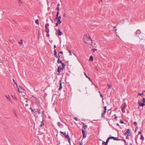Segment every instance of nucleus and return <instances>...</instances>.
I'll return each instance as SVG.
<instances>
[{
	"label": "nucleus",
	"instance_id": "obj_17",
	"mask_svg": "<svg viewBox=\"0 0 145 145\" xmlns=\"http://www.w3.org/2000/svg\"><path fill=\"white\" fill-rule=\"evenodd\" d=\"M140 33V31L139 30H138L136 32V35H137L139 34Z\"/></svg>",
	"mask_w": 145,
	"mask_h": 145
},
{
	"label": "nucleus",
	"instance_id": "obj_19",
	"mask_svg": "<svg viewBox=\"0 0 145 145\" xmlns=\"http://www.w3.org/2000/svg\"><path fill=\"white\" fill-rule=\"evenodd\" d=\"M57 124L58 125L59 127H60L62 125V124H61V123L60 122H58Z\"/></svg>",
	"mask_w": 145,
	"mask_h": 145
},
{
	"label": "nucleus",
	"instance_id": "obj_55",
	"mask_svg": "<svg viewBox=\"0 0 145 145\" xmlns=\"http://www.w3.org/2000/svg\"><path fill=\"white\" fill-rule=\"evenodd\" d=\"M82 143L81 142H80V145H82Z\"/></svg>",
	"mask_w": 145,
	"mask_h": 145
},
{
	"label": "nucleus",
	"instance_id": "obj_61",
	"mask_svg": "<svg viewBox=\"0 0 145 145\" xmlns=\"http://www.w3.org/2000/svg\"><path fill=\"white\" fill-rule=\"evenodd\" d=\"M87 78L89 80H91V79L89 77H88V78Z\"/></svg>",
	"mask_w": 145,
	"mask_h": 145
},
{
	"label": "nucleus",
	"instance_id": "obj_25",
	"mask_svg": "<svg viewBox=\"0 0 145 145\" xmlns=\"http://www.w3.org/2000/svg\"><path fill=\"white\" fill-rule=\"evenodd\" d=\"M105 113H102L101 114V117L102 118H105Z\"/></svg>",
	"mask_w": 145,
	"mask_h": 145
},
{
	"label": "nucleus",
	"instance_id": "obj_22",
	"mask_svg": "<svg viewBox=\"0 0 145 145\" xmlns=\"http://www.w3.org/2000/svg\"><path fill=\"white\" fill-rule=\"evenodd\" d=\"M57 20V22L58 23H59V24H61V21L60 20Z\"/></svg>",
	"mask_w": 145,
	"mask_h": 145
},
{
	"label": "nucleus",
	"instance_id": "obj_16",
	"mask_svg": "<svg viewBox=\"0 0 145 145\" xmlns=\"http://www.w3.org/2000/svg\"><path fill=\"white\" fill-rule=\"evenodd\" d=\"M89 61H93V58L92 56H90V58L89 59Z\"/></svg>",
	"mask_w": 145,
	"mask_h": 145
},
{
	"label": "nucleus",
	"instance_id": "obj_47",
	"mask_svg": "<svg viewBox=\"0 0 145 145\" xmlns=\"http://www.w3.org/2000/svg\"><path fill=\"white\" fill-rule=\"evenodd\" d=\"M106 110V106H105L104 107V110Z\"/></svg>",
	"mask_w": 145,
	"mask_h": 145
},
{
	"label": "nucleus",
	"instance_id": "obj_37",
	"mask_svg": "<svg viewBox=\"0 0 145 145\" xmlns=\"http://www.w3.org/2000/svg\"><path fill=\"white\" fill-rule=\"evenodd\" d=\"M56 9H57V11H59V7H57L56 8Z\"/></svg>",
	"mask_w": 145,
	"mask_h": 145
},
{
	"label": "nucleus",
	"instance_id": "obj_58",
	"mask_svg": "<svg viewBox=\"0 0 145 145\" xmlns=\"http://www.w3.org/2000/svg\"><path fill=\"white\" fill-rule=\"evenodd\" d=\"M14 83L16 84V86H17V84L15 82H14Z\"/></svg>",
	"mask_w": 145,
	"mask_h": 145
},
{
	"label": "nucleus",
	"instance_id": "obj_35",
	"mask_svg": "<svg viewBox=\"0 0 145 145\" xmlns=\"http://www.w3.org/2000/svg\"><path fill=\"white\" fill-rule=\"evenodd\" d=\"M133 124L135 125H137V123L136 121H135V122H134Z\"/></svg>",
	"mask_w": 145,
	"mask_h": 145
},
{
	"label": "nucleus",
	"instance_id": "obj_1",
	"mask_svg": "<svg viewBox=\"0 0 145 145\" xmlns=\"http://www.w3.org/2000/svg\"><path fill=\"white\" fill-rule=\"evenodd\" d=\"M83 40L85 43L91 44L92 40L89 35H85L83 37Z\"/></svg>",
	"mask_w": 145,
	"mask_h": 145
},
{
	"label": "nucleus",
	"instance_id": "obj_21",
	"mask_svg": "<svg viewBox=\"0 0 145 145\" xmlns=\"http://www.w3.org/2000/svg\"><path fill=\"white\" fill-rule=\"evenodd\" d=\"M107 85L108 86V89H110L112 87V85L111 84L109 85L108 84Z\"/></svg>",
	"mask_w": 145,
	"mask_h": 145
},
{
	"label": "nucleus",
	"instance_id": "obj_60",
	"mask_svg": "<svg viewBox=\"0 0 145 145\" xmlns=\"http://www.w3.org/2000/svg\"><path fill=\"white\" fill-rule=\"evenodd\" d=\"M116 125H118V126H119V124L118 123H117L116 124Z\"/></svg>",
	"mask_w": 145,
	"mask_h": 145
},
{
	"label": "nucleus",
	"instance_id": "obj_23",
	"mask_svg": "<svg viewBox=\"0 0 145 145\" xmlns=\"http://www.w3.org/2000/svg\"><path fill=\"white\" fill-rule=\"evenodd\" d=\"M60 133L61 134H62L63 135H64L66 134V133L65 132H62L61 131H60Z\"/></svg>",
	"mask_w": 145,
	"mask_h": 145
},
{
	"label": "nucleus",
	"instance_id": "obj_20",
	"mask_svg": "<svg viewBox=\"0 0 145 145\" xmlns=\"http://www.w3.org/2000/svg\"><path fill=\"white\" fill-rule=\"evenodd\" d=\"M61 64L62 65V67L64 68L66 66L65 64L64 63H62Z\"/></svg>",
	"mask_w": 145,
	"mask_h": 145
},
{
	"label": "nucleus",
	"instance_id": "obj_51",
	"mask_svg": "<svg viewBox=\"0 0 145 145\" xmlns=\"http://www.w3.org/2000/svg\"><path fill=\"white\" fill-rule=\"evenodd\" d=\"M59 24V23H58L57 22L56 24V26H57L58 25V24Z\"/></svg>",
	"mask_w": 145,
	"mask_h": 145
},
{
	"label": "nucleus",
	"instance_id": "obj_27",
	"mask_svg": "<svg viewBox=\"0 0 145 145\" xmlns=\"http://www.w3.org/2000/svg\"><path fill=\"white\" fill-rule=\"evenodd\" d=\"M35 22L36 24H39V21L37 19L35 21Z\"/></svg>",
	"mask_w": 145,
	"mask_h": 145
},
{
	"label": "nucleus",
	"instance_id": "obj_53",
	"mask_svg": "<svg viewBox=\"0 0 145 145\" xmlns=\"http://www.w3.org/2000/svg\"><path fill=\"white\" fill-rule=\"evenodd\" d=\"M106 112V110H104L103 111V113H105Z\"/></svg>",
	"mask_w": 145,
	"mask_h": 145
},
{
	"label": "nucleus",
	"instance_id": "obj_4",
	"mask_svg": "<svg viewBox=\"0 0 145 145\" xmlns=\"http://www.w3.org/2000/svg\"><path fill=\"white\" fill-rule=\"evenodd\" d=\"M126 106H127L125 105V104L122 105L121 110L123 112H125V111L124 110L126 108Z\"/></svg>",
	"mask_w": 145,
	"mask_h": 145
},
{
	"label": "nucleus",
	"instance_id": "obj_12",
	"mask_svg": "<svg viewBox=\"0 0 145 145\" xmlns=\"http://www.w3.org/2000/svg\"><path fill=\"white\" fill-rule=\"evenodd\" d=\"M138 104H139V106H140L143 107L145 105V104L144 103H140V102H138Z\"/></svg>",
	"mask_w": 145,
	"mask_h": 145
},
{
	"label": "nucleus",
	"instance_id": "obj_13",
	"mask_svg": "<svg viewBox=\"0 0 145 145\" xmlns=\"http://www.w3.org/2000/svg\"><path fill=\"white\" fill-rule=\"evenodd\" d=\"M61 19V16H57V15H56V18H55V20H60Z\"/></svg>",
	"mask_w": 145,
	"mask_h": 145
},
{
	"label": "nucleus",
	"instance_id": "obj_56",
	"mask_svg": "<svg viewBox=\"0 0 145 145\" xmlns=\"http://www.w3.org/2000/svg\"><path fill=\"white\" fill-rule=\"evenodd\" d=\"M57 5L59 7V6L60 5L59 3H58L57 4Z\"/></svg>",
	"mask_w": 145,
	"mask_h": 145
},
{
	"label": "nucleus",
	"instance_id": "obj_31",
	"mask_svg": "<svg viewBox=\"0 0 145 145\" xmlns=\"http://www.w3.org/2000/svg\"><path fill=\"white\" fill-rule=\"evenodd\" d=\"M142 101L143 103H145V98H143L142 99Z\"/></svg>",
	"mask_w": 145,
	"mask_h": 145
},
{
	"label": "nucleus",
	"instance_id": "obj_15",
	"mask_svg": "<svg viewBox=\"0 0 145 145\" xmlns=\"http://www.w3.org/2000/svg\"><path fill=\"white\" fill-rule=\"evenodd\" d=\"M87 127V126L86 125H83L82 128H83L84 129H86Z\"/></svg>",
	"mask_w": 145,
	"mask_h": 145
},
{
	"label": "nucleus",
	"instance_id": "obj_62",
	"mask_svg": "<svg viewBox=\"0 0 145 145\" xmlns=\"http://www.w3.org/2000/svg\"><path fill=\"white\" fill-rule=\"evenodd\" d=\"M82 123L83 124V125H85V124L83 122H82Z\"/></svg>",
	"mask_w": 145,
	"mask_h": 145
},
{
	"label": "nucleus",
	"instance_id": "obj_18",
	"mask_svg": "<svg viewBox=\"0 0 145 145\" xmlns=\"http://www.w3.org/2000/svg\"><path fill=\"white\" fill-rule=\"evenodd\" d=\"M140 139L142 140H144V138L142 135H141L140 136Z\"/></svg>",
	"mask_w": 145,
	"mask_h": 145
},
{
	"label": "nucleus",
	"instance_id": "obj_57",
	"mask_svg": "<svg viewBox=\"0 0 145 145\" xmlns=\"http://www.w3.org/2000/svg\"><path fill=\"white\" fill-rule=\"evenodd\" d=\"M59 63H60L61 64H62V63H63V62H62V61H60Z\"/></svg>",
	"mask_w": 145,
	"mask_h": 145
},
{
	"label": "nucleus",
	"instance_id": "obj_34",
	"mask_svg": "<svg viewBox=\"0 0 145 145\" xmlns=\"http://www.w3.org/2000/svg\"><path fill=\"white\" fill-rule=\"evenodd\" d=\"M120 123H123L124 122L121 120L120 121Z\"/></svg>",
	"mask_w": 145,
	"mask_h": 145
},
{
	"label": "nucleus",
	"instance_id": "obj_36",
	"mask_svg": "<svg viewBox=\"0 0 145 145\" xmlns=\"http://www.w3.org/2000/svg\"><path fill=\"white\" fill-rule=\"evenodd\" d=\"M47 33V34H46V36H47L48 37L49 36H50V35L48 33Z\"/></svg>",
	"mask_w": 145,
	"mask_h": 145
},
{
	"label": "nucleus",
	"instance_id": "obj_14",
	"mask_svg": "<svg viewBox=\"0 0 145 145\" xmlns=\"http://www.w3.org/2000/svg\"><path fill=\"white\" fill-rule=\"evenodd\" d=\"M60 83L59 88V90H60L62 88V84H61V80H60Z\"/></svg>",
	"mask_w": 145,
	"mask_h": 145
},
{
	"label": "nucleus",
	"instance_id": "obj_50",
	"mask_svg": "<svg viewBox=\"0 0 145 145\" xmlns=\"http://www.w3.org/2000/svg\"><path fill=\"white\" fill-rule=\"evenodd\" d=\"M56 45H54V50H56L55 49V48H56Z\"/></svg>",
	"mask_w": 145,
	"mask_h": 145
},
{
	"label": "nucleus",
	"instance_id": "obj_43",
	"mask_svg": "<svg viewBox=\"0 0 145 145\" xmlns=\"http://www.w3.org/2000/svg\"><path fill=\"white\" fill-rule=\"evenodd\" d=\"M92 50H93L94 52L95 51H97V50L96 49H93Z\"/></svg>",
	"mask_w": 145,
	"mask_h": 145
},
{
	"label": "nucleus",
	"instance_id": "obj_40",
	"mask_svg": "<svg viewBox=\"0 0 145 145\" xmlns=\"http://www.w3.org/2000/svg\"><path fill=\"white\" fill-rule=\"evenodd\" d=\"M74 119L76 121H78V119L76 117L74 118Z\"/></svg>",
	"mask_w": 145,
	"mask_h": 145
},
{
	"label": "nucleus",
	"instance_id": "obj_54",
	"mask_svg": "<svg viewBox=\"0 0 145 145\" xmlns=\"http://www.w3.org/2000/svg\"><path fill=\"white\" fill-rule=\"evenodd\" d=\"M18 91L19 93H20L21 92L20 91L19 89L18 88Z\"/></svg>",
	"mask_w": 145,
	"mask_h": 145
},
{
	"label": "nucleus",
	"instance_id": "obj_11",
	"mask_svg": "<svg viewBox=\"0 0 145 145\" xmlns=\"http://www.w3.org/2000/svg\"><path fill=\"white\" fill-rule=\"evenodd\" d=\"M5 96L6 97H7V99L9 101H10V102H11V103H12V101L11 100L10 97L8 95L7 96L5 95Z\"/></svg>",
	"mask_w": 145,
	"mask_h": 145
},
{
	"label": "nucleus",
	"instance_id": "obj_30",
	"mask_svg": "<svg viewBox=\"0 0 145 145\" xmlns=\"http://www.w3.org/2000/svg\"><path fill=\"white\" fill-rule=\"evenodd\" d=\"M129 131H130V130H129V129H127V131H126V132L125 134H126L127 133H129Z\"/></svg>",
	"mask_w": 145,
	"mask_h": 145
},
{
	"label": "nucleus",
	"instance_id": "obj_8",
	"mask_svg": "<svg viewBox=\"0 0 145 145\" xmlns=\"http://www.w3.org/2000/svg\"><path fill=\"white\" fill-rule=\"evenodd\" d=\"M57 52L56 51V50H54V56L56 57V58H59L60 57V56L58 54V56L56 54Z\"/></svg>",
	"mask_w": 145,
	"mask_h": 145
},
{
	"label": "nucleus",
	"instance_id": "obj_41",
	"mask_svg": "<svg viewBox=\"0 0 145 145\" xmlns=\"http://www.w3.org/2000/svg\"><path fill=\"white\" fill-rule=\"evenodd\" d=\"M37 112L39 114L40 113V110H38Z\"/></svg>",
	"mask_w": 145,
	"mask_h": 145
},
{
	"label": "nucleus",
	"instance_id": "obj_46",
	"mask_svg": "<svg viewBox=\"0 0 145 145\" xmlns=\"http://www.w3.org/2000/svg\"><path fill=\"white\" fill-rule=\"evenodd\" d=\"M69 52L70 54L69 55H72V54H71V51L70 50H69Z\"/></svg>",
	"mask_w": 145,
	"mask_h": 145
},
{
	"label": "nucleus",
	"instance_id": "obj_44",
	"mask_svg": "<svg viewBox=\"0 0 145 145\" xmlns=\"http://www.w3.org/2000/svg\"><path fill=\"white\" fill-rule=\"evenodd\" d=\"M129 138V135H127L126 137V138L127 139Z\"/></svg>",
	"mask_w": 145,
	"mask_h": 145
},
{
	"label": "nucleus",
	"instance_id": "obj_52",
	"mask_svg": "<svg viewBox=\"0 0 145 145\" xmlns=\"http://www.w3.org/2000/svg\"><path fill=\"white\" fill-rule=\"evenodd\" d=\"M18 0L19 1V3H22L21 1L20 0Z\"/></svg>",
	"mask_w": 145,
	"mask_h": 145
},
{
	"label": "nucleus",
	"instance_id": "obj_28",
	"mask_svg": "<svg viewBox=\"0 0 145 145\" xmlns=\"http://www.w3.org/2000/svg\"><path fill=\"white\" fill-rule=\"evenodd\" d=\"M44 125V123L42 121L41 122V123L40 125V126L41 127H42L43 125Z\"/></svg>",
	"mask_w": 145,
	"mask_h": 145
},
{
	"label": "nucleus",
	"instance_id": "obj_64",
	"mask_svg": "<svg viewBox=\"0 0 145 145\" xmlns=\"http://www.w3.org/2000/svg\"><path fill=\"white\" fill-rule=\"evenodd\" d=\"M28 105V104H25V106H27Z\"/></svg>",
	"mask_w": 145,
	"mask_h": 145
},
{
	"label": "nucleus",
	"instance_id": "obj_39",
	"mask_svg": "<svg viewBox=\"0 0 145 145\" xmlns=\"http://www.w3.org/2000/svg\"><path fill=\"white\" fill-rule=\"evenodd\" d=\"M59 13V11H57V12L56 15H57V16H58Z\"/></svg>",
	"mask_w": 145,
	"mask_h": 145
},
{
	"label": "nucleus",
	"instance_id": "obj_26",
	"mask_svg": "<svg viewBox=\"0 0 145 145\" xmlns=\"http://www.w3.org/2000/svg\"><path fill=\"white\" fill-rule=\"evenodd\" d=\"M122 140L125 143V145H127V143L126 140H125L123 139Z\"/></svg>",
	"mask_w": 145,
	"mask_h": 145
},
{
	"label": "nucleus",
	"instance_id": "obj_49",
	"mask_svg": "<svg viewBox=\"0 0 145 145\" xmlns=\"http://www.w3.org/2000/svg\"><path fill=\"white\" fill-rule=\"evenodd\" d=\"M100 96L102 97V98H103V96L101 94V93H100Z\"/></svg>",
	"mask_w": 145,
	"mask_h": 145
},
{
	"label": "nucleus",
	"instance_id": "obj_42",
	"mask_svg": "<svg viewBox=\"0 0 145 145\" xmlns=\"http://www.w3.org/2000/svg\"><path fill=\"white\" fill-rule=\"evenodd\" d=\"M59 54H63V52L62 51H60L59 52Z\"/></svg>",
	"mask_w": 145,
	"mask_h": 145
},
{
	"label": "nucleus",
	"instance_id": "obj_63",
	"mask_svg": "<svg viewBox=\"0 0 145 145\" xmlns=\"http://www.w3.org/2000/svg\"><path fill=\"white\" fill-rule=\"evenodd\" d=\"M25 102H26V103H27V99H26V100Z\"/></svg>",
	"mask_w": 145,
	"mask_h": 145
},
{
	"label": "nucleus",
	"instance_id": "obj_24",
	"mask_svg": "<svg viewBox=\"0 0 145 145\" xmlns=\"http://www.w3.org/2000/svg\"><path fill=\"white\" fill-rule=\"evenodd\" d=\"M18 43L20 44H22L23 43V40L21 39L20 41H19Z\"/></svg>",
	"mask_w": 145,
	"mask_h": 145
},
{
	"label": "nucleus",
	"instance_id": "obj_32",
	"mask_svg": "<svg viewBox=\"0 0 145 145\" xmlns=\"http://www.w3.org/2000/svg\"><path fill=\"white\" fill-rule=\"evenodd\" d=\"M138 127H137L135 129V132H136L137 130H138Z\"/></svg>",
	"mask_w": 145,
	"mask_h": 145
},
{
	"label": "nucleus",
	"instance_id": "obj_45",
	"mask_svg": "<svg viewBox=\"0 0 145 145\" xmlns=\"http://www.w3.org/2000/svg\"><path fill=\"white\" fill-rule=\"evenodd\" d=\"M99 3H102V0H99Z\"/></svg>",
	"mask_w": 145,
	"mask_h": 145
},
{
	"label": "nucleus",
	"instance_id": "obj_38",
	"mask_svg": "<svg viewBox=\"0 0 145 145\" xmlns=\"http://www.w3.org/2000/svg\"><path fill=\"white\" fill-rule=\"evenodd\" d=\"M60 60H59V58H58V59H57V62L58 63H59L60 62Z\"/></svg>",
	"mask_w": 145,
	"mask_h": 145
},
{
	"label": "nucleus",
	"instance_id": "obj_9",
	"mask_svg": "<svg viewBox=\"0 0 145 145\" xmlns=\"http://www.w3.org/2000/svg\"><path fill=\"white\" fill-rule=\"evenodd\" d=\"M56 31H57L58 35L61 36L62 33L61 32L60 29H58V30L57 29Z\"/></svg>",
	"mask_w": 145,
	"mask_h": 145
},
{
	"label": "nucleus",
	"instance_id": "obj_10",
	"mask_svg": "<svg viewBox=\"0 0 145 145\" xmlns=\"http://www.w3.org/2000/svg\"><path fill=\"white\" fill-rule=\"evenodd\" d=\"M110 139L109 138V137L106 140L105 142H104L103 141V142L102 144H103L104 143H105V144H106V145H107Z\"/></svg>",
	"mask_w": 145,
	"mask_h": 145
},
{
	"label": "nucleus",
	"instance_id": "obj_2",
	"mask_svg": "<svg viewBox=\"0 0 145 145\" xmlns=\"http://www.w3.org/2000/svg\"><path fill=\"white\" fill-rule=\"evenodd\" d=\"M49 26V24L48 23H47L45 25V31L47 33H49V29L48 28V27Z\"/></svg>",
	"mask_w": 145,
	"mask_h": 145
},
{
	"label": "nucleus",
	"instance_id": "obj_6",
	"mask_svg": "<svg viewBox=\"0 0 145 145\" xmlns=\"http://www.w3.org/2000/svg\"><path fill=\"white\" fill-rule=\"evenodd\" d=\"M82 133L83 135V138H84L86 137V135L85 134V132L84 130L83 129H82Z\"/></svg>",
	"mask_w": 145,
	"mask_h": 145
},
{
	"label": "nucleus",
	"instance_id": "obj_29",
	"mask_svg": "<svg viewBox=\"0 0 145 145\" xmlns=\"http://www.w3.org/2000/svg\"><path fill=\"white\" fill-rule=\"evenodd\" d=\"M144 94L143 93H138V95H140V96H141L142 95H143Z\"/></svg>",
	"mask_w": 145,
	"mask_h": 145
},
{
	"label": "nucleus",
	"instance_id": "obj_59",
	"mask_svg": "<svg viewBox=\"0 0 145 145\" xmlns=\"http://www.w3.org/2000/svg\"><path fill=\"white\" fill-rule=\"evenodd\" d=\"M116 26H115L113 27V28H114H114H116Z\"/></svg>",
	"mask_w": 145,
	"mask_h": 145
},
{
	"label": "nucleus",
	"instance_id": "obj_33",
	"mask_svg": "<svg viewBox=\"0 0 145 145\" xmlns=\"http://www.w3.org/2000/svg\"><path fill=\"white\" fill-rule=\"evenodd\" d=\"M84 75H85V76H86V77L87 78H88V76L87 75V74H86L85 72H84Z\"/></svg>",
	"mask_w": 145,
	"mask_h": 145
},
{
	"label": "nucleus",
	"instance_id": "obj_3",
	"mask_svg": "<svg viewBox=\"0 0 145 145\" xmlns=\"http://www.w3.org/2000/svg\"><path fill=\"white\" fill-rule=\"evenodd\" d=\"M65 137L66 138H67L68 139V141L69 142V143L70 144L71 138H70V137H69L68 134H67V135L66 134L65 135Z\"/></svg>",
	"mask_w": 145,
	"mask_h": 145
},
{
	"label": "nucleus",
	"instance_id": "obj_48",
	"mask_svg": "<svg viewBox=\"0 0 145 145\" xmlns=\"http://www.w3.org/2000/svg\"><path fill=\"white\" fill-rule=\"evenodd\" d=\"M140 131L138 132V134H141V129H140Z\"/></svg>",
	"mask_w": 145,
	"mask_h": 145
},
{
	"label": "nucleus",
	"instance_id": "obj_5",
	"mask_svg": "<svg viewBox=\"0 0 145 145\" xmlns=\"http://www.w3.org/2000/svg\"><path fill=\"white\" fill-rule=\"evenodd\" d=\"M110 139H112L114 140H120V139L118 138L117 137H114L113 136H111L109 137Z\"/></svg>",
	"mask_w": 145,
	"mask_h": 145
},
{
	"label": "nucleus",
	"instance_id": "obj_7",
	"mask_svg": "<svg viewBox=\"0 0 145 145\" xmlns=\"http://www.w3.org/2000/svg\"><path fill=\"white\" fill-rule=\"evenodd\" d=\"M63 69H64V68H63L62 67H61L60 66H59L58 67L57 71L59 73L58 74H59L60 72V71H61V70H63Z\"/></svg>",
	"mask_w": 145,
	"mask_h": 145
}]
</instances>
